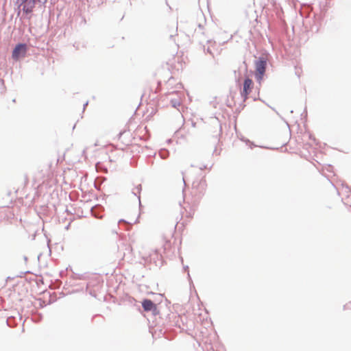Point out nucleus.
Listing matches in <instances>:
<instances>
[{
    "instance_id": "1",
    "label": "nucleus",
    "mask_w": 351,
    "mask_h": 351,
    "mask_svg": "<svg viewBox=\"0 0 351 351\" xmlns=\"http://www.w3.org/2000/svg\"><path fill=\"white\" fill-rule=\"evenodd\" d=\"M19 1L23 12L29 14L38 5L45 3L47 0H19Z\"/></svg>"
},
{
    "instance_id": "2",
    "label": "nucleus",
    "mask_w": 351,
    "mask_h": 351,
    "mask_svg": "<svg viewBox=\"0 0 351 351\" xmlns=\"http://www.w3.org/2000/svg\"><path fill=\"white\" fill-rule=\"evenodd\" d=\"M133 139L132 134L128 130L120 133L118 141L121 149H124L132 143Z\"/></svg>"
},
{
    "instance_id": "3",
    "label": "nucleus",
    "mask_w": 351,
    "mask_h": 351,
    "mask_svg": "<svg viewBox=\"0 0 351 351\" xmlns=\"http://www.w3.org/2000/svg\"><path fill=\"white\" fill-rule=\"evenodd\" d=\"M27 49L25 44H18L12 51V58L15 60H18L19 58L25 57Z\"/></svg>"
},
{
    "instance_id": "4",
    "label": "nucleus",
    "mask_w": 351,
    "mask_h": 351,
    "mask_svg": "<svg viewBox=\"0 0 351 351\" xmlns=\"http://www.w3.org/2000/svg\"><path fill=\"white\" fill-rule=\"evenodd\" d=\"M253 82L251 79L247 78L244 80L243 90L241 92V95L244 100H245L249 94L252 92L253 88Z\"/></svg>"
},
{
    "instance_id": "5",
    "label": "nucleus",
    "mask_w": 351,
    "mask_h": 351,
    "mask_svg": "<svg viewBox=\"0 0 351 351\" xmlns=\"http://www.w3.org/2000/svg\"><path fill=\"white\" fill-rule=\"evenodd\" d=\"M265 67L266 62L264 60H259L256 63V76L258 81L263 79L265 72Z\"/></svg>"
},
{
    "instance_id": "6",
    "label": "nucleus",
    "mask_w": 351,
    "mask_h": 351,
    "mask_svg": "<svg viewBox=\"0 0 351 351\" xmlns=\"http://www.w3.org/2000/svg\"><path fill=\"white\" fill-rule=\"evenodd\" d=\"M142 306L145 311H150L156 308V305L154 302L148 299L144 300L142 302Z\"/></svg>"
},
{
    "instance_id": "7",
    "label": "nucleus",
    "mask_w": 351,
    "mask_h": 351,
    "mask_svg": "<svg viewBox=\"0 0 351 351\" xmlns=\"http://www.w3.org/2000/svg\"><path fill=\"white\" fill-rule=\"evenodd\" d=\"M206 186L205 180H199L196 182H193V189H195L198 191L199 193H202L204 191Z\"/></svg>"
}]
</instances>
